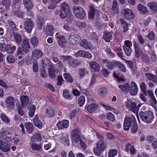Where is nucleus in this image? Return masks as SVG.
Listing matches in <instances>:
<instances>
[{"label": "nucleus", "mask_w": 157, "mask_h": 157, "mask_svg": "<svg viewBox=\"0 0 157 157\" xmlns=\"http://www.w3.org/2000/svg\"><path fill=\"white\" fill-rule=\"evenodd\" d=\"M138 86L136 83L133 82H132L129 88V93L132 95H135L138 93Z\"/></svg>", "instance_id": "nucleus-11"}, {"label": "nucleus", "mask_w": 157, "mask_h": 157, "mask_svg": "<svg viewBox=\"0 0 157 157\" xmlns=\"http://www.w3.org/2000/svg\"><path fill=\"white\" fill-rule=\"evenodd\" d=\"M32 57L34 59H38L43 55V52L40 50H34L32 52Z\"/></svg>", "instance_id": "nucleus-20"}, {"label": "nucleus", "mask_w": 157, "mask_h": 157, "mask_svg": "<svg viewBox=\"0 0 157 157\" xmlns=\"http://www.w3.org/2000/svg\"><path fill=\"white\" fill-rule=\"evenodd\" d=\"M98 105L95 103H92L89 105L86 108V110L89 112L92 113L97 109Z\"/></svg>", "instance_id": "nucleus-27"}, {"label": "nucleus", "mask_w": 157, "mask_h": 157, "mask_svg": "<svg viewBox=\"0 0 157 157\" xmlns=\"http://www.w3.org/2000/svg\"><path fill=\"white\" fill-rule=\"evenodd\" d=\"M58 72L56 69L54 68L53 66L50 65L48 68V73L49 77L51 78H54L56 77V74Z\"/></svg>", "instance_id": "nucleus-21"}, {"label": "nucleus", "mask_w": 157, "mask_h": 157, "mask_svg": "<svg viewBox=\"0 0 157 157\" xmlns=\"http://www.w3.org/2000/svg\"><path fill=\"white\" fill-rule=\"evenodd\" d=\"M46 110L45 114L46 116L48 117H51L54 116L55 112L52 108H48Z\"/></svg>", "instance_id": "nucleus-35"}, {"label": "nucleus", "mask_w": 157, "mask_h": 157, "mask_svg": "<svg viewBox=\"0 0 157 157\" xmlns=\"http://www.w3.org/2000/svg\"><path fill=\"white\" fill-rule=\"evenodd\" d=\"M86 70L85 69L81 68H80L79 70L78 75L79 78H82L85 75Z\"/></svg>", "instance_id": "nucleus-52"}, {"label": "nucleus", "mask_w": 157, "mask_h": 157, "mask_svg": "<svg viewBox=\"0 0 157 157\" xmlns=\"http://www.w3.org/2000/svg\"><path fill=\"white\" fill-rule=\"evenodd\" d=\"M61 10L65 11L66 12L69 13L70 7L69 5L66 3H63L61 6Z\"/></svg>", "instance_id": "nucleus-44"}, {"label": "nucleus", "mask_w": 157, "mask_h": 157, "mask_svg": "<svg viewBox=\"0 0 157 157\" xmlns=\"http://www.w3.org/2000/svg\"><path fill=\"white\" fill-rule=\"evenodd\" d=\"M76 25L80 29L84 28L86 26V24L85 23L81 22L79 21H77L76 22Z\"/></svg>", "instance_id": "nucleus-64"}, {"label": "nucleus", "mask_w": 157, "mask_h": 157, "mask_svg": "<svg viewBox=\"0 0 157 157\" xmlns=\"http://www.w3.org/2000/svg\"><path fill=\"white\" fill-rule=\"evenodd\" d=\"M1 3L6 7V10H8L9 9V6L11 4L10 0H2Z\"/></svg>", "instance_id": "nucleus-38"}, {"label": "nucleus", "mask_w": 157, "mask_h": 157, "mask_svg": "<svg viewBox=\"0 0 157 157\" xmlns=\"http://www.w3.org/2000/svg\"><path fill=\"white\" fill-rule=\"evenodd\" d=\"M117 151L115 149H112L109 151V157H114L117 155Z\"/></svg>", "instance_id": "nucleus-60"}, {"label": "nucleus", "mask_w": 157, "mask_h": 157, "mask_svg": "<svg viewBox=\"0 0 157 157\" xmlns=\"http://www.w3.org/2000/svg\"><path fill=\"white\" fill-rule=\"evenodd\" d=\"M30 43L33 45V47L36 46L38 43V40L37 37L34 36L32 37L30 39Z\"/></svg>", "instance_id": "nucleus-48"}, {"label": "nucleus", "mask_w": 157, "mask_h": 157, "mask_svg": "<svg viewBox=\"0 0 157 157\" xmlns=\"http://www.w3.org/2000/svg\"><path fill=\"white\" fill-rule=\"evenodd\" d=\"M20 100L21 105L23 107L28 103L29 98L27 96L23 95L21 97Z\"/></svg>", "instance_id": "nucleus-34"}, {"label": "nucleus", "mask_w": 157, "mask_h": 157, "mask_svg": "<svg viewBox=\"0 0 157 157\" xmlns=\"http://www.w3.org/2000/svg\"><path fill=\"white\" fill-rule=\"evenodd\" d=\"M118 5L116 0H114L113 2L112 10L115 13L117 11Z\"/></svg>", "instance_id": "nucleus-47"}, {"label": "nucleus", "mask_w": 157, "mask_h": 157, "mask_svg": "<svg viewBox=\"0 0 157 157\" xmlns=\"http://www.w3.org/2000/svg\"><path fill=\"white\" fill-rule=\"evenodd\" d=\"M139 115L141 120L147 123H151L154 118L153 113L150 110L140 112Z\"/></svg>", "instance_id": "nucleus-1"}, {"label": "nucleus", "mask_w": 157, "mask_h": 157, "mask_svg": "<svg viewBox=\"0 0 157 157\" xmlns=\"http://www.w3.org/2000/svg\"><path fill=\"white\" fill-rule=\"evenodd\" d=\"M44 19L43 18L40 17L37 20V26L38 29H41L44 25Z\"/></svg>", "instance_id": "nucleus-51"}, {"label": "nucleus", "mask_w": 157, "mask_h": 157, "mask_svg": "<svg viewBox=\"0 0 157 157\" xmlns=\"http://www.w3.org/2000/svg\"><path fill=\"white\" fill-rule=\"evenodd\" d=\"M33 123L35 126L39 128L42 127V124L37 115H36L33 119Z\"/></svg>", "instance_id": "nucleus-33"}, {"label": "nucleus", "mask_w": 157, "mask_h": 157, "mask_svg": "<svg viewBox=\"0 0 157 157\" xmlns=\"http://www.w3.org/2000/svg\"><path fill=\"white\" fill-rule=\"evenodd\" d=\"M63 58L67 61L69 66L72 68L77 67L80 63L79 60L73 59L71 56H63Z\"/></svg>", "instance_id": "nucleus-4"}, {"label": "nucleus", "mask_w": 157, "mask_h": 157, "mask_svg": "<svg viewBox=\"0 0 157 157\" xmlns=\"http://www.w3.org/2000/svg\"><path fill=\"white\" fill-rule=\"evenodd\" d=\"M123 48L125 53L127 56H129L131 55L132 52V49L131 47H123Z\"/></svg>", "instance_id": "nucleus-46"}, {"label": "nucleus", "mask_w": 157, "mask_h": 157, "mask_svg": "<svg viewBox=\"0 0 157 157\" xmlns=\"http://www.w3.org/2000/svg\"><path fill=\"white\" fill-rule=\"evenodd\" d=\"M148 6L153 11L155 12L157 10V4L156 3L152 2L149 3Z\"/></svg>", "instance_id": "nucleus-39"}, {"label": "nucleus", "mask_w": 157, "mask_h": 157, "mask_svg": "<svg viewBox=\"0 0 157 157\" xmlns=\"http://www.w3.org/2000/svg\"><path fill=\"white\" fill-rule=\"evenodd\" d=\"M80 132L79 130L76 128L73 129L71 132V136H77V135H80Z\"/></svg>", "instance_id": "nucleus-57"}, {"label": "nucleus", "mask_w": 157, "mask_h": 157, "mask_svg": "<svg viewBox=\"0 0 157 157\" xmlns=\"http://www.w3.org/2000/svg\"><path fill=\"white\" fill-rule=\"evenodd\" d=\"M64 78L68 82L71 83L73 82V78L71 75L68 73H65L63 74Z\"/></svg>", "instance_id": "nucleus-43"}, {"label": "nucleus", "mask_w": 157, "mask_h": 157, "mask_svg": "<svg viewBox=\"0 0 157 157\" xmlns=\"http://www.w3.org/2000/svg\"><path fill=\"white\" fill-rule=\"evenodd\" d=\"M33 26L32 20L30 18H27L24 22V28L25 30L28 33L31 32Z\"/></svg>", "instance_id": "nucleus-7"}, {"label": "nucleus", "mask_w": 157, "mask_h": 157, "mask_svg": "<svg viewBox=\"0 0 157 157\" xmlns=\"http://www.w3.org/2000/svg\"><path fill=\"white\" fill-rule=\"evenodd\" d=\"M13 35L15 41L17 44H20L22 40L21 36L19 34L16 33H13Z\"/></svg>", "instance_id": "nucleus-31"}, {"label": "nucleus", "mask_w": 157, "mask_h": 157, "mask_svg": "<svg viewBox=\"0 0 157 157\" xmlns=\"http://www.w3.org/2000/svg\"><path fill=\"white\" fill-rule=\"evenodd\" d=\"M13 14L14 16L20 18H22L23 17V11L20 9L15 10L13 12Z\"/></svg>", "instance_id": "nucleus-40"}, {"label": "nucleus", "mask_w": 157, "mask_h": 157, "mask_svg": "<svg viewBox=\"0 0 157 157\" xmlns=\"http://www.w3.org/2000/svg\"><path fill=\"white\" fill-rule=\"evenodd\" d=\"M96 145V147L94 148V153L97 155H100L102 151L104 150L106 147V144L102 141H98Z\"/></svg>", "instance_id": "nucleus-3"}, {"label": "nucleus", "mask_w": 157, "mask_h": 157, "mask_svg": "<svg viewBox=\"0 0 157 157\" xmlns=\"http://www.w3.org/2000/svg\"><path fill=\"white\" fill-rule=\"evenodd\" d=\"M35 108V107L34 105H32L30 106L29 108V117H32L34 115Z\"/></svg>", "instance_id": "nucleus-42"}, {"label": "nucleus", "mask_w": 157, "mask_h": 157, "mask_svg": "<svg viewBox=\"0 0 157 157\" xmlns=\"http://www.w3.org/2000/svg\"><path fill=\"white\" fill-rule=\"evenodd\" d=\"M6 52L8 54H13L16 49V47L12 44H7Z\"/></svg>", "instance_id": "nucleus-26"}, {"label": "nucleus", "mask_w": 157, "mask_h": 157, "mask_svg": "<svg viewBox=\"0 0 157 157\" xmlns=\"http://www.w3.org/2000/svg\"><path fill=\"white\" fill-rule=\"evenodd\" d=\"M134 46L135 48L136 57L137 58H139L142 55L143 52L142 50L140 48L139 45L136 42H134Z\"/></svg>", "instance_id": "nucleus-14"}, {"label": "nucleus", "mask_w": 157, "mask_h": 157, "mask_svg": "<svg viewBox=\"0 0 157 157\" xmlns=\"http://www.w3.org/2000/svg\"><path fill=\"white\" fill-rule=\"evenodd\" d=\"M63 95L66 98L71 99V96L69 93V91L67 90H63Z\"/></svg>", "instance_id": "nucleus-63"}, {"label": "nucleus", "mask_w": 157, "mask_h": 157, "mask_svg": "<svg viewBox=\"0 0 157 157\" xmlns=\"http://www.w3.org/2000/svg\"><path fill=\"white\" fill-rule=\"evenodd\" d=\"M45 33L47 36H52L53 34L54 28L52 25H48L44 29Z\"/></svg>", "instance_id": "nucleus-18"}, {"label": "nucleus", "mask_w": 157, "mask_h": 157, "mask_svg": "<svg viewBox=\"0 0 157 157\" xmlns=\"http://www.w3.org/2000/svg\"><path fill=\"white\" fill-rule=\"evenodd\" d=\"M33 140L34 142L40 141L42 139V136L40 133H36L32 136Z\"/></svg>", "instance_id": "nucleus-41"}, {"label": "nucleus", "mask_w": 157, "mask_h": 157, "mask_svg": "<svg viewBox=\"0 0 157 157\" xmlns=\"http://www.w3.org/2000/svg\"><path fill=\"white\" fill-rule=\"evenodd\" d=\"M69 13L66 12L65 11H64L61 10L60 13L59 14L60 17L63 19H64L67 17Z\"/></svg>", "instance_id": "nucleus-56"}, {"label": "nucleus", "mask_w": 157, "mask_h": 157, "mask_svg": "<svg viewBox=\"0 0 157 157\" xmlns=\"http://www.w3.org/2000/svg\"><path fill=\"white\" fill-rule=\"evenodd\" d=\"M59 35V33H57L56 34V37L58 39L57 41L59 44L61 46L63 44L66 43V40L63 36Z\"/></svg>", "instance_id": "nucleus-23"}, {"label": "nucleus", "mask_w": 157, "mask_h": 157, "mask_svg": "<svg viewBox=\"0 0 157 157\" xmlns=\"http://www.w3.org/2000/svg\"><path fill=\"white\" fill-rule=\"evenodd\" d=\"M1 117L2 120L6 123H8L10 122L9 118L4 114H1Z\"/></svg>", "instance_id": "nucleus-62"}, {"label": "nucleus", "mask_w": 157, "mask_h": 157, "mask_svg": "<svg viewBox=\"0 0 157 157\" xmlns=\"http://www.w3.org/2000/svg\"><path fill=\"white\" fill-rule=\"evenodd\" d=\"M131 131L133 133L136 132L138 129V125L136 121L131 126Z\"/></svg>", "instance_id": "nucleus-50"}, {"label": "nucleus", "mask_w": 157, "mask_h": 157, "mask_svg": "<svg viewBox=\"0 0 157 157\" xmlns=\"http://www.w3.org/2000/svg\"><path fill=\"white\" fill-rule=\"evenodd\" d=\"M137 9L140 13L143 14H146L148 12L146 7L141 4L138 6Z\"/></svg>", "instance_id": "nucleus-29"}, {"label": "nucleus", "mask_w": 157, "mask_h": 157, "mask_svg": "<svg viewBox=\"0 0 157 157\" xmlns=\"http://www.w3.org/2000/svg\"><path fill=\"white\" fill-rule=\"evenodd\" d=\"M103 37L106 42H109L110 41V39L112 37V33L111 32L107 30H105L104 32Z\"/></svg>", "instance_id": "nucleus-22"}, {"label": "nucleus", "mask_w": 157, "mask_h": 157, "mask_svg": "<svg viewBox=\"0 0 157 157\" xmlns=\"http://www.w3.org/2000/svg\"><path fill=\"white\" fill-rule=\"evenodd\" d=\"M81 46L86 49H90L91 47V44L88 43L86 39L83 40L80 43Z\"/></svg>", "instance_id": "nucleus-32"}, {"label": "nucleus", "mask_w": 157, "mask_h": 157, "mask_svg": "<svg viewBox=\"0 0 157 157\" xmlns=\"http://www.w3.org/2000/svg\"><path fill=\"white\" fill-rule=\"evenodd\" d=\"M126 106L129 110L133 112H137L139 110V108L137 107L136 104L133 102H131L130 104H127Z\"/></svg>", "instance_id": "nucleus-17"}, {"label": "nucleus", "mask_w": 157, "mask_h": 157, "mask_svg": "<svg viewBox=\"0 0 157 157\" xmlns=\"http://www.w3.org/2000/svg\"><path fill=\"white\" fill-rule=\"evenodd\" d=\"M118 62L116 61H110L107 59H104L103 60L102 63L108 69L112 70L117 66Z\"/></svg>", "instance_id": "nucleus-9"}, {"label": "nucleus", "mask_w": 157, "mask_h": 157, "mask_svg": "<svg viewBox=\"0 0 157 157\" xmlns=\"http://www.w3.org/2000/svg\"><path fill=\"white\" fill-rule=\"evenodd\" d=\"M95 12L99 13V11L95 9L94 6L92 5L90 7V11L89 12V17L90 19H94Z\"/></svg>", "instance_id": "nucleus-19"}, {"label": "nucleus", "mask_w": 157, "mask_h": 157, "mask_svg": "<svg viewBox=\"0 0 157 157\" xmlns=\"http://www.w3.org/2000/svg\"><path fill=\"white\" fill-rule=\"evenodd\" d=\"M106 117L107 120L110 121H114L115 120L114 115L111 112L107 114Z\"/></svg>", "instance_id": "nucleus-49"}, {"label": "nucleus", "mask_w": 157, "mask_h": 157, "mask_svg": "<svg viewBox=\"0 0 157 157\" xmlns=\"http://www.w3.org/2000/svg\"><path fill=\"white\" fill-rule=\"evenodd\" d=\"M130 86L128 83H126L123 85H120L119 87L123 92H127L129 90V88Z\"/></svg>", "instance_id": "nucleus-37"}, {"label": "nucleus", "mask_w": 157, "mask_h": 157, "mask_svg": "<svg viewBox=\"0 0 157 157\" xmlns=\"http://www.w3.org/2000/svg\"><path fill=\"white\" fill-rule=\"evenodd\" d=\"M21 47L24 52L25 53L29 52L30 49L29 40L25 38L22 40V42L21 44Z\"/></svg>", "instance_id": "nucleus-10"}, {"label": "nucleus", "mask_w": 157, "mask_h": 157, "mask_svg": "<svg viewBox=\"0 0 157 157\" xmlns=\"http://www.w3.org/2000/svg\"><path fill=\"white\" fill-rule=\"evenodd\" d=\"M17 110L18 114L21 116H23L24 115V113L22 110V108L19 104L17 105Z\"/></svg>", "instance_id": "nucleus-54"}, {"label": "nucleus", "mask_w": 157, "mask_h": 157, "mask_svg": "<svg viewBox=\"0 0 157 157\" xmlns=\"http://www.w3.org/2000/svg\"><path fill=\"white\" fill-rule=\"evenodd\" d=\"M145 75L149 80L155 83H157V77L155 75L150 73H145Z\"/></svg>", "instance_id": "nucleus-30"}, {"label": "nucleus", "mask_w": 157, "mask_h": 157, "mask_svg": "<svg viewBox=\"0 0 157 157\" xmlns=\"http://www.w3.org/2000/svg\"><path fill=\"white\" fill-rule=\"evenodd\" d=\"M73 11L76 17L80 19H84L86 16L84 10L81 7L74 6Z\"/></svg>", "instance_id": "nucleus-2"}, {"label": "nucleus", "mask_w": 157, "mask_h": 157, "mask_svg": "<svg viewBox=\"0 0 157 157\" xmlns=\"http://www.w3.org/2000/svg\"><path fill=\"white\" fill-rule=\"evenodd\" d=\"M6 29L5 23L3 21H0V35H3Z\"/></svg>", "instance_id": "nucleus-36"}, {"label": "nucleus", "mask_w": 157, "mask_h": 157, "mask_svg": "<svg viewBox=\"0 0 157 157\" xmlns=\"http://www.w3.org/2000/svg\"><path fill=\"white\" fill-rule=\"evenodd\" d=\"M31 147L32 149L38 151L41 149L42 146L40 144H38L35 143H32L31 145Z\"/></svg>", "instance_id": "nucleus-45"}, {"label": "nucleus", "mask_w": 157, "mask_h": 157, "mask_svg": "<svg viewBox=\"0 0 157 157\" xmlns=\"http://www.w3.org/2000/svg\"><path fill=\"white\" fill-rule=\"evenodd\" d=\"M7 61L10 63H14L15 60L13 56L10 55L8 56L6 58Z\"/></svg>", "instance_id": "nucleus-61"}, {"label": "nucleus", "mask_w": 157, "mask_h": 157, "mask_svg": "<svg viewBox=\"0 0 157 157\" xmlns=\"http://www.w3.org/2000/svg\"><path fill=\"white\" fill-rule=\"evenodd\" d=\"M7 22L10 26L13 29L15 30H17V29L15 26V24L13 21L10 20H8Z\"/></svg>", "instance_id": "nucleus-59"}, {"label": "nucleus", "mask_w": 157, "mask_h": 157, "mask_svg": "<svg viewBox=\"0 0 157 157\" xmlns=\"http://www.w3.org/2000/svg\"><path fill=\"white\" fill-rule=\"evenodd\" d=\"M117 66L119 68V69L121 71L123 72H125L126 71V69L124 66L120 62H118Z\"/></svg>", "instance_id": "nucleus-53"}, {"label": "nucleus", "mask_w": 157, "mask_h": 157, "mask_svg": "<svg viewBox=\"0 0 157 157\" xmlns=\"http://www.w3.org/2000/svg\"><path fill=\"white\" fill-rule=\"evenodd\" d=\"M71 138L73 141L76 143H77L81 140L80 135H77V136H72Z\"/></svg>", "instance_id": "nucleus-58"}, {"label": "nucleus", "mask_w": 157, "mask_h": 157, "mask_svg": "<svg viewBox=\"0 0 157 157\" xmlns=\"http://www.w3.org/2000/svg\"><path fill=\"white\" fill-rule=\"evenodd\" d=\"M25 126L26 131L29 133H31L34 130V128L32 124L29 122H25Z\"/></svg>", "instance_id": "nucleus-25"}, {"label": "nucleus", "mask_w": 157, "mask_h": 157, "mask_svg": "<svg viewBox=\"0 0 157 157\" xmlns=\"http://www.w3.org/2000/svg\"><path fill=\"white\" fill-rule=\"evenodd\" d=\"M81 37L77 34L70 35L68 38V41L70 44L75 45L78 43L81 40Z\"/></svg>", "instance_id": "nucleus-5"}, {"label": "nucleus", "mask_w": 157, "mask_h": 157, "mask_svg": "<svg viewBox=\"0 0 157 157\" xmlns=\"http://www.w3.org/2000/svg\"><path fill=\"white\" fill-rule=\"evenodd\" d=\"M136 121V120L133 116L132 117H127L126 118L124 121V129L126 130H129L130 127Z\"/></svg>", "instance_id": "nucleus-6"}, {"label": "nucleus", "mask_w": 157, "mask_h": 157, "mask_svg": "<svg viewBox=\"0 0 157 157\" xmlns=\"http://www.w3.org/2000/svg\"><path fill=\"white\" fill-rule=\"evenodd\" d=\"M85 101V97L83 96H81L78 100V103L80 106H83Z\"/></svg>", "instance_id": "nucleus-55"}, {"label": "nucleus", "mask_w": 157, "mask_h": 157, "mask_svg": "<svg viewBox=\"0 0 157 157\" xmlns=\"http://www.w3.org/2000/svg\"><path fill=\"white\" fill-rule=\"evenodd\" d=\"M123 16L127 19L130 20L132 19L134 17V14L132 11L131 10L127 9L124 11Z\"/></svg>", "instance_id": "nucleus-13"}, {"label": "nucleus", "mask_w": 157, "mask_h": 157, "mask_svg": "<svg viewBox=\"0 0 157 157\" xmlns=\"http://www.w3.org/2000/svg\"><path fill=\"white\" fill-rule=\"evenodd\" d=\"M0 149L3 152H8L10 149V145L7 143L0 140Z\"/></svg>", "instance_id": "nucleus-12"}, {"label": "nucleus", "mask_w": 157, "mask_h": 157, "mask_svg": "<svg viewBox=\"0 0 157 157\" xmlns=\"http://www.w3.org/2000/svg\"><path fill=\"white\" fill-rule=\"evenodd\" d=\"M23 4L25 8L27 11H30L33 6V3L31 0H23Z\"/></svg>", "instance_id": "nucleus-16"}, {"label": "nucleus", "mask_w": 157, "mask_h": 157, "mask_svg": "<svg viewBox=\"0 0 157 157\" xmlns=\"http://www.w3.org/2000/svg\"><path fill=\"white\" fill-rule=\"evenodd\" d=\"M90 66L92 70L94 71H99L100 67L98 64L96 62L93 61L90 62Z\"/></svg>", "instance_id": "nucleus-24"}, {"label": "nucleus", "mask_w": 157, "mask_h": 157, "mask_svg": "<svg viewBox=\"0 0 157 157\" xmlns=\"http://www.w3.org/2000/svg\"><path fill=\"white\" fill-rule=\"evenodd\" d=\"M6 107L9 109H13L15 107V100L12 96L7 97L5 100Z\"/></svg>", "instance_id": "nucleus-8"}, {"label": "nucleus", "mask_w": 157, "mask_h": 157, "mask_svg": "<svg viewBox=\"0 0 157 157\" xmlns=\"http://www.w3.org/2000/svg\"><path fill=\"white\" fill-rule=\"evenodd\" d=\"M107 92L106 88L104 87H101L98 90V94L102 98L105 97L107 94Z\"/></svg>", "instance_id": "nucleus-28"}, {"label": "nucleus", "mask_w": 157, "mask_h": 157, "mask_svg": "<svg viewBox=\"0 0 157 157\" xmlns=\"http://www.w3.org/2000/svg\"><path fill=\"white\" fill-rule=\"evenodd\" d=\"M69 121L66 120L59 121L57 124V127L59 129L67 128L69 126Z\"/></svg>", "instance_id": "nucleus-15"}]
</instances>
